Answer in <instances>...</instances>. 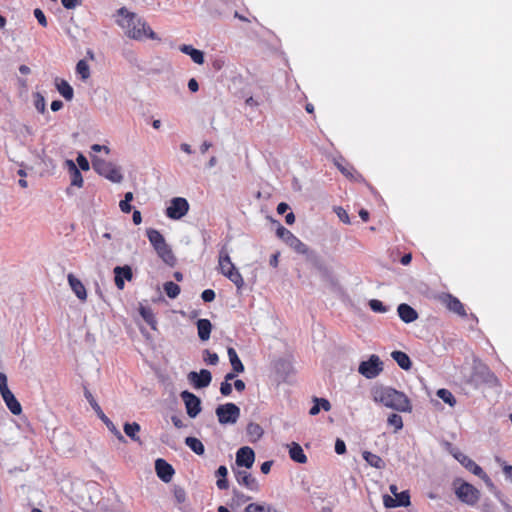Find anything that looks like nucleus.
I'll list each match as a JSON object with an SVG mask.
<instances>
[{
  "instance_id": "obj_18",
  "label": "nucleus",
  "mask_w": 512,
  "mask_h": 512,
  "mask_svg": "<svg viewBox=\"0 0 512 512\" xmlns=\"http://www.w3.org/2000/svg\"><path fill=\"white\" fill-rule=\"evenodd\" d=\"M397 312L400 319L405 323L414 322L418 318L417 311L406 303L400 304L397 308Z\"/></svg>"
},
{
  "instance_id": "obj_5",
  "label": "nucleus",
  "mask_w": 512,
  "mask_h": 512,
  "mask_svg": "<svg viewBox=\"0 0 512 512\" xmlns=\"http://www.w3.org/2000/svg\"><path fill=\"white\" fill-rule=\"evenodd\" d=\"M219 269L220 272L227 277L238 289L244 286V279L235 265L232 263L228 253L223 250L219 254Z\"/></svg>"
},
{
  "instance_id": "obj_23",
  "label": "nucleus",
  "mask_w": 512,
  "mask_h": 512,
  "mask_svg": "<svg viewBox=\"0 0 512 512\" xmlns=\"http://www.w3.org/2000/svg\"><path fill=\"white\" fill-rule=\"evenodd\" d=\"M289 447V456L290 458L299 464H305L307 462V456L305 455L302 447L296 443L292 442Z\"/></svg>"
},
{
  "instance_id": "obj_16",
  "label": "nucleus",
  "mask_w": 512,
  "mask_h": 512,
  "mask_svg": "<svg viewBox=\"0 0 512 512\" xmlns=\"http://www.w3.org/2000/svg\"><path fill=\"white\" fill-rule=\"evenodd\" d=\"M235 478L238 484L246 487L251 491H257L259 489L258 481L246 470H239L235 473Z\"/></svg>"
},
{
  "instance_id": "obj_58",
  "label": "nucleus",
  "mask_w": 512,
  "mask_h": 512,
  "mask_svg": "<svg viewBox=\"0 0 512 512\" xmlns=\"http://www.w3.org/2000/svg\"><path fill=\"white\" fill-rule=\"evenodd\" d=\"M174 495L178 503H183L186 499L185 491L183 489L175 490Z\"/></svg>"
},
{
  "instance_id": "obj_29",
  "label": "nucleus",
  "mask_w": 512,
  "mask_h": 512,
  "mask_svg": "<svg viewBox=\"0 0 512 512\" xmlns=\"http://www.w3.org/2000/svg\"><path fill=\"white\" fill-rule=\"evenodd\" d=\"M286 244L298 254L307 255L310 252L309 247L295 235Z\"/></svg>"
},
{
  "instance_id": "obj_15",
  "label": "nucleus",
  "mask_w": 512,
  "mask_h": 512,
  "mask_svg": "<svg viewBox=\"0 0 512 512\" xmlns=\"http://www.w3.org/2000/svg\"><path fill=\"white\" fill-rule=\"evenodd\" d=\"M155 470L157 476L165 483L170 482L175 473L172 465L161 458L155 461Z\"/></svg>"
},
{
  "instance_id": "obj_4",
  "label": "nucleus",
  "mask_w": 512,
  "mask_h": 512,
  "mask_svg": "<svg viewBox=\"0 0 512 512\" xmlns=\"http://www.w3.org/2000/svg\"><path fill=\"white\" fill-rule=\"evenodd\" d=\"M453 487L455 495L462 503L474 506L480 499V491L472 484L462 479H455Z\"/></svg>"
},
{
  "instance_id": "obj_42",
  "label": "nucleus",
  "mask_w": 512,
  "mask_h": 512,
  "mask_svg": "<svg viewBox=\"0 0 512 512\" xmlns=\"http://www.w3.org/2000/svg\"><path fill=\"white\" fill-rule=\"evenodd\" d=\"M276 234L285 243H287L294 236V234L290 230L286 229L284 226H279L276 230Z\"/></svg>"
},
{
  "instance_id": "obj_36",
  "label": "nucleus",
  "mask_w": 512,
  "mask_h": 512,
  "mask_svg": "<svg viewBox=\"0 0 512 512\" xmlns=\"http://www.w3.org/2000/svg\"><path fill=\"white\" fill-rule=\"evenodd\" d=\"M244 512H278L273 506L269 504L251 503L246 506Z\"/></svg>"
},
{
  "instance_id": "obj_7",
  "label": "nucleus",
  "mask_w": 512,
  "mask_h": 512,
  "mask_svg": "<svg viewBox=\"0 0 512 512\" xmlns=\"http://www.w3.org/2000/svg\"><path fill=\"white\" fill-rule=\"evenodd\" d=\"M389 490L394 497L390 495L383 496V504L386 508L407 507L410 505V494L408 490L398 492V488L395 484L390 485Z\"/></svg>"
},
{
  "instance_id": "obj_1",
  "label": "nucleus",
  "mask_w": 512,
  "mask_h": 512,
  "mask_svg": "<svg viewBox=\"0 0 512 512\" xmlns=\"http://www.w3.org/2000/svg\"><path fill=\"white\" fill-rule=\"evenodd\" d=\"M117 24L124 30L125 35L136 41L145 39L158 40L161 39L152 30L150 25L136 13L130 12L126 7L117 10Z\"/></svg>"
},
{
  "instance_id": "obj_27",
  "label": "nucleus",
  "mask_w": 512,
  "mask_h": 512,
  "mask_svg": "<svg viewBox=\"0 0 512 512\" xmlns=\"http://www.w3.org/2000/svg\"><path fill=\"white\" fill-rule=\"evenodd\" d=\"M227 354L229 357V361L232 366V370L236 373H241L244 371V365L241 362L240 358L238 357V354L236 350L233 347H228Z\"/></svg>"
},
{
  "instance_id": "obj_49",
  "label": "nucleus",
  "mask_w": 512,
  "mask_h": 512,
  "mask_svg": "<svg viewBox=\"0 0 512 512\" xmlns=\"http://www.w3.org/2000/svg\"><path fill=\"white\" fill-rule=\"evenodd\" d=\"M335 452L338 454V455H343L346 453V444L345 442L340 439V438H337L336 441H335Z\"/></svg>"
},
{
  "instance_id": "obj_51",
  "label": "nucleus",
  "mask_w": 512,
  "mask_h": 512,
  "mask_svg": "<svg viewBox=\"0 0 512 512\" xmlns=\"http://www.w3.org/2000/svg\"><path fill=\"white\" fill-rule=\"evenodd\" d=\"M76 160H77V163H78L79 167H80L82 170H84V171L89 170V162H88L87 158H86L84 155L79 154V155L77 156V159H76Z\"/></svg>"
},
{
  "instance_id": "obj_30",
  "label": "nucleus",
  "mask_w": 512,
  "mask_h": 512,
  "mask_svg": "<svg viewBox=\"0 0 512 512\" xmlns=\"http://www.w3.org/2000/svg\"><path fill=\"white\" fill-rule=\"evenodd\" d=\"M139 313L145 322L153 329H157V320L156 317L150 307L140 306Z\"/></svg>"
},
{
  "instance_id": "obj_31",
  "label": "nucleus",
  "mask_w": 512,
  "mask_h": 512,
  "mask_svg": "<svg viewBox=\"0 0 512 512\" xmlns=\"http://www.w3.org/2000/svg\"><path fill=\"white\" fill-rule=\"evenodd\" d=\"M313 401L314 405L309 410V414L311 416L318 414L320 412V409H323L324 411L328 412L331 408L330 402L325 398L315 397Z\"/></svg>"
},
{
  "instance_id": "obj_41",
  "label": "nucleus",
  "mask_w": 512,
  "mask_h": 512,
  "mask_svg": "<svg viewBox=\"0 0 512 512\" xmlns=\"http://www.w3.org/2000/svg\"><path fill=\"white\" fill-rule=\"evenodd\" d=\"M203 360L209 365H217L219 362V357L216 353L206 349L203 352Z\"/></svg>"
},
{
  "instance_id": "obj_47",
  "label": "nucleus",
  "mask_w": 512,
  "mask_h": 512,
  "mask_svg": "<svg viewBox=\"0 0 512 512\" xmlns=\"http://www.w3.org/2000/svg\"><path fill=\"white\" fill-rule=\"evenodd\" d=\"M34 16L37 19L38 23L42 27H47L48 22H47L45 14L43 13V11L41 9H39V8L35 9L34 10Z\"/></svg>"
},
{
  "instance_id": "obj_46",
  "label": "nucleus",
  "mask_w": 512,
  "mask_h": 512,
  "mask_svg": "<svg viewBox=\"0 0 512 512\" xmlns=\"http://www.w3.org/2000/svg\"><path fill=\"white\" fill-rule=\"evenodd\" d=\"M370 308L374 312L385 313L387 311L386 307L380 300L373 299L369 302Z\"/></svg>"
},
{
  "instance_id": "obj_45",
  "label": "nucleus",
  "mask_w": 512,
  "mask_h": 512,
  "mask_svg": "<svg viewBox=\"0 0 512 512\" xmlns=\"http://www.w3.org/2000/svg\"><path fill=\"white\" fill-rule=\"evenodd\" d=\"M34 105L38 112L44 113L46 111V102L40 93L35 95Z\"/></svg>"
},
{
  "instance_id": "obj_63",
  "label": "nucleus",
  "mask_w": 512,
  "mask_h": 512,
  "mask_svg": "<svg viewBox=\"0 0 512 512\" xmlns=\"http://www.w3.org/2000/svg\"><path fill=\"white\" fill-rule=\"evenodd\" d=\"M188 88L191 92H197L198 89H199V85H198V82L196 81V79L194 78H191L189 81H188Z\"/></svg>"
},
{
  "instance_id": "obj_9",
  "label": "nucleus",
  "mask_w": 512,
  "mask_h": 512,
  "mask_svg": "<svg viewBox=\"0 0 512 512\" xmlns=\"http://www.w3.org/2000/svg\"><path fill=\"white\" fill-rule=\"evenodd\" d=\"M453 456L467 470H469L474 475H476V476L480 477L481 479H483L488 486H493V483H492L491 479L489 478V476L471 458H469L467 455H465L464 453H462V452H460L458 450L453 452Z\"/></svg>"
},
{
  "instance_id": "obj_32",
  "label": "nucleus",
  "mask_w": 512,
  "mask_h": 512,
  "mask_svg": "<svg viewBox=\"0 0 512 512\" xmlns=\"http://www.w3.org/2000/svg\"><path fill=\"white\" fill-rule=\"evenodd\" d=\"M69 165L70 170V176H71V185L76 187H82L83 186V177L81 172L78 170L76 165L73 163V161L68 160L67 161Z\"/></svg>"
},
{
  "instance_id": "obj_44",
  "label": "nucleus",
  "mask_w": 512,
  "mask_h": 512,
  "mask_svg": "<svg viewBox=\"0 0 512 512\" xmlns=\"http://www.w3.org/2000/svg\"><path fill=\"white\" fill-rule=\"evenodd\" d=\"M85 396H86L87 400L89 401V403L91 404V406L93 407L97 416H105V414L101 410L100 406L98 405V403L95 401L94 397L88 390L85 391Z\"/></svg>"
},
{
  "instance_id": "obj_64",
  "label": "nucleus",
  "mask_w": 512,
  "mask_h": 512,
  "mask_svg": "<svg viewBox=\"0 0 512 512\" xmlns=\"http://www.w3.org/2000/svg\"><path fill=\"white\" fill-rule=\"evenodd\" d=\"M132 220L135 225H139L142 222V216L139 210H134Z\"/></svg>"
},
{
  "instance_id": "obj_62",
  "label": "nucleus",
  "mask_w": 512,
  "mask_h": 512,
  "mask_svg": "<svg viewBox=\"0 0 512 512\" xmlns=\"http://www.w3.org/2000/svg\"><path fill=\"white\" fill-rule=\"evenodd\" d=\"M216 485H217L218 489H220V490H226L229 487L228 481L226 478H219L216 482Z\"/></svg>"
},
{
  "instance_id": "obj_10",
  "label": "nucleus",
  "mask_w": 512,
  "mask_h": 512,
  "mask_svg": "<svg viewBox=\"0 0 512 512\" xmlns=\"http://www.w3.org/2000/svg\"><path fill=\"white\" fill-rule=\"evenodd\" d=\"M189 203L185 198L176 197L171 200V204L166 209V215L170 219L178 220L187 214Z\"/></svg>"
},
{
  "instance_id": "obj_17",
  "label": "nucleus",
  "mask_w": 512,
  "mask_h": 512,
  "mask_svg": "<svg viewBox=\"0 0 512 512\" xmlns=\"http://www.w3.org/2000/svg\"><path fill=\"white\" fill-rule=\"evenodd\" d=\"M114 275L115 285L119 290L125 286L124 279L130 281L133 277L132 269L128 265L115 267Z\"/></svg>"
},
{
  "instance_id": "obj_59",
  "label": "nucleus",
  "mask_w": 512,
  "mask_h": 512,
  "mask_svg": "<svg viewBox=\"0 0 512 512\" xmlns=\"http://www.w3.org/2000/svg\"><path fill=\"white\" fill-rule=\"evenodd\" d=\"M273 465V461H265L262 463L260 469L263 474H268L271 470V467Z\"/></svg>"
},
{
  "instance_id": "obj_56",
  "label": "nucleus",
  "mask_w": 512,
  "mask_h": 512,
  "mask_svg": "<svg viewBox=\"0 0 512 512\" xmlns=\"http://www.w3.org/2000/svg\"><path fill=\"white\" fill-rule=\"evenodd\" d=\"M279 257H280V252L279 251H276L275 253H273L269 259V264L271 267L273 268H277L278 267V264H279Z\"/></svg>"
},
{
  "instance_id": "obj_6",
  "label": "nucleus",
  "mask_w": 512,
  "mask_h": 512,
  "mask_svg": "<svg viewBox=\"0 0 512 512\" xmlns=\"http://www.w3.org/2000/svg\"><path fill=\"white\" fill-rule=\"evenodd\" d=\"M92 166L93 169L101 176L109 179L114 183H119L123 179V175L119 168H117L113 163L107 162L98 157L92 158Z\"/></svg>"
},
{
  "instance_id": "obj_54",
  "label": "nucleus",
  "mask_w": 512,
  "mask_h": 512,
  "mask_svg": "<svg viewBox=\"0 0 512 512\" xmlns=\"http://www.w3.org/2000/svg\"><path fill=\"white\" fill-rule=\"evenodd\" d=\"M220 392L224 396H228L232 392V385L229 382H222L220 386Z\"/></svg>"
},
{
  "instance_id": "obj_38",
  "label": "nucleus",
  "mask_w": 512,
  "mask_h": 512,
  "mask_svg": "<svg viewBox=\"0 0 512 512\" xmlns=\"http://www.w3.org/2000/svg\"><path fill=\"white\" fill-rule=\"evenodd\" d=\"M164 291L169 298L174 299L180 294L181 290L178 284L168 281L164 284Z\"/></svg>"
},
{
  "instance_id": "obj_50",
  "label": "nucleus",
  "mask_w": 512,
  "mask_h": 512,
  "mask_svg": "<svg viewBox=\"0 0 512 512\" xmlns=\"http://www.w3.org/2000/svg\"><path fill=\"white\" fill-rule=\"evenodd\" d=\"M216 297V294L214 290L212 289H206L202 292L201 298L204 302H212Z\"/></svg>"
},
{
  "instance_id": "obj_52",
  "label": "nucleus",
  "mask_w": 512,
  "mask_h": 512,
  "mask_svg": "<svg viewBox=\"0 0 512 512\" xmlns=\"http://www.w3.org/2000/svg\"><path fill=\"white\" fill-rule=\"evenodd\" d=\"M10 390L7 383V376L0 372V394Z\"/></svg>"
},
{
  "instance_id": "obj_40",
  "label": "nucleus",
  "mask_w": 512,
  "mask_h": 512,
  "mask_svg": "<svg viewBox=\"0 0 512 512\" xmlns=\"http://www.w3.org/2000/svg\"><path fill=\"white\" fill-rule=\"evenodd\" d=\"M123 429H124V432H125V434L127 436H129L131 439L135 440L136 439V434L140 430V426L136 422L124 423L123 424Z\"/></svg>"
},
{
  "instance_id": "obj_35",
  "label": "nucleus",
  "mask_w": 512,
  "mask_h": 512,
  "mask_svg": "<svg viewBox=\"0 0 512 512\" xmlns=\"http://www.w3.org/2000/svg\"><path fill=\"white\" fill-rule=\"evenodd\" d=\"M338 169L347 177L355 181H359L362 179V175L358 173L355 168L351 165H341L340 163H337Z\"/></svg>"
},
{
  "instance_id": "obj_37",
  "label": "nucleus",
  "mask_w": 512,
  "mask_h": 512,
  "mask_svg": "<svg viewBox=\"0 0 512 512\" xmlns=\"http://www.w3.org/2000/svg\"><path fill=\"white\" fill-rule=\"evenodd\" d=\"M436 395L449 406L453 407L456 404V398L451 391L445 388H441L436 392Z\"/></svg>"
},
{
  "instance_id": "obj_39",
  "label": "nucleus",
  "mask_w": 512,
  "mask_h": 512,
  "mask_svg": "<svg viewBox=\"0 0 512 512\" xmlns=\"http://www.w3.org/2000/svg\"><path fill=\"white\" fill-rule=\"evenodd\" d=\"M76 72L82 80H87L90 77V68L85 60L78 61L76 65Z\"/></svg>"
},
{
  "instance_id": "obj_48",
  "label": "nucleus",
  "mask_w": 512,
  "mask_h": 512,
  "mask_svg": "<svg viewBox=\"0 0 512 512\" xmlns=\"http://www.w3.org/2000/svg\"><path fill=\"white\" fill-rule=\"evenodd\" d=\"M387 423L390 427H393L394 432H397L403 427L402 418H387Z\"/></svg>"
},
{
  "instance_id": "obj_53",
  "label": "nucleus",
  "mask_w": 512,
  "mask_h": 512,
  "mask_svg": "<svg viewBox=\"0 0 512 512\" xmlns=\"http://www.w3.org/2000/svg\"><path fill=\"white\" fill-rule=\"evenodd\" d=\"M61 3L66 9H74L81 4V0H61Z\"/></svg>"
},
{
  "instance_id": "obj_34",
  "label": "nucleus",
  "mask_w": 512,
  "mask_h": 512,
  "mask_svg": "<svg viewBox=\"0 0 512 512\" xmlns=\"http://www.w3.org/2000/svg\"><path fill=\"white\" fill-rule=\"evenodd\" d=\"M185 444L197 455H203L205 452L203 443L195 437H186Z\"/></svg>"
},
{
  "instance_id": "obj_19",
  "label": "nucleus",
  "mask_w": 512,
  "mask_h": 512,
  "mask_svg": "<svg viewBox=\"0 0 512 512\" xmlns=\"http://www.w3.org/2000/svg\"><path fill=\"white\" fill-rule=\"evenodd\" d=\"M67 279H68V283H69L72 291L75 293V295L81 301H85L87 299V292H86V288L83 285V283L78 278H76L72 273L68 274Z\"/></svg>"
},
{
  "instance_id": "obj_28",
  "label": "nucleus",
  "mask_w": 512,
  "mask_h": 512,
  "mask_svg": "<svg viewBox=\"0 0 512 512\" xmlns=\"http://www.w3.org/2000/svg\"><path fill=\"white\" fill-rule=\"evenodd\" d=\"M392 358L396 361L398 366L404 370H409L412 366V362L409 356L402 351H393L391 353Z\"/></svg>"
},
{
  "instance_id": "obj_11",
  "label": "nucleus",
  "mask_w": 512,
  "mask_h": 512,
  "mask_svg": "<svg viewBox=\"0 0 512 512\" xmlns=\"http://www.w3.org/2000/svg\"><path fill=\"white\" fill-rule=\"evenodd\" d=\"M188 380L197 389L205 388L211 383L212 375L209 370L201 369L200 372H190Z\"/></svg>"
},
{
  "instance_id": "obj_21",
  "label": "nucleus",
  "mask_w": 512,
  "mask_h": 512,
  "mask_svg": "<svg viewBox=\"0 0 512 512\" xmlns=\"http://www.w3.org/2000/svg\"><path fill=\"white\" fill-rule=\"evenodd\" d=\"M179 49L182 53L189 55L194 63L199 65L204 63V53L201 50L187 44L181 45Z\"/></svg>"
},
{
  "instance_id": "obj_55",
  "label": "nucleus",
  "mask_w": 512,
  "mask_h": 512,
  "mask_svg": "<svg viewBox=\"0 0 512 512\" xmlns=\"http://www.w3.org/2000/svg\"><path fill=\"white\" fill-rule=\"evenodd\" d=\"M502 471H503V474L505 475L506 479H508L512 483V465L503 463Z\"/></svg>"
},
{
  "instance_id": "obj_3",
  "label": "nucleus",
  "mask_w": 512,
  "mask_h": 512,
  "mask_svg": "<svg viewBox=\"0 0 512 512\" xmlns=\"http://www.w3.org/2000/svg\"><path fill=\"white\" fill-rule=\"evenodd\" d=\"M148 240L155 249L157 255L169 266H174L176 258L166 243L164 236L156 229L150 228L146 232Z\"/></svg>"
},
{
  "instance_id": "obj_22",
  "label": "nucleus",
  "mask_w": 512,
  "mask_h": 512,
  "mask_svg": "<svg viewBox=\"0 0 512 512\" xmlns=\"http://www.w3.org/2000/svg\"><path fill=\"white\" fill-rule=\"evenodd\" d=\"M263 433H264V429L261 425L254 423V422L248 423V425L246 427V435L248 437L249 442H251V443L257 442L258 440L261 439V437L263 436Z\"/></svg>"
},
{
  "instance_id": "obj_26",
  "label": "nucleus",
  "mask_w": 512,
  "mask_h": 512,
  "mask_svg": "<svg viewBox=\"0 0 512 512\" xmlns=\"http://www.w3.org/2000/svg\"><path fill=\"white\" fill-rule=\"evenodd\" d=\"M56 88L58 92L68 101L73 99L74 92L71 85L63 79H56Z\"/></svg>"
},
{
  "instance_id": "obj_25",
  "label": "nucleus",
  "mask_w": 512,
  "mask_h": 512,
  "mask_svg": "<svg viewBox=\"0 0 512 512\" xmlns=\"http://www.w3.org/2000/svg\"><path fill=\"white\" fill-rule=\"evenodd\" d=\"M240 409L234 403H226L216 408V416H239Z\"/></svg>"
},
{
  "instance_id": "obj_24",
  "label": "nucleus",
  "mask_w": 512,
  "mask_h": 512,
  "mask_svg": "<svg viewBox=\"0 0 512 512\" xmlns=\"http://www.w3.org/2000/svg\"><path fill=\"white\" fill-rule=\"evenodd\" d=\"M198 336L202 341H207L210 338L212 324L208 319H199L197 321Z\"/></svg>"
},
{
  "instance_id": "obj_2",
  "label": "nucleus",
  "mask_w": 512,
  "mask_h": 512,
  "mask_svg": "<svg viewBox=\"0 0 512 512\" xmlns=\"http://www.w3.org/2000/svg\"><path fill=\"white\" fill-rule=\"evenodd\" d=\"M375 402L401 413H410L412 404L408 396L395 388L378 385L371 391Z\"/></svg>"
},
{
  "instance_id": "obj_14",
  "label": "nucleus",
  "mask_w": 512,
  "mask_h": 512,
  "mask_svg": "<svg viewBox=\"0 0 512 512\" xmlns=\"http://www.w3.org/2000/svg\"><path fill=\"white\" fill-rule=\"evenodd\" d=\"M254 461L255 453L250 447L244 446L238 449L236 453V464L238 466L249 469L253 466Z\"/></svg>"
},
{
  "instance_id": "obj_13",
  "label": "nucleus",
  "mask_w": 512,
  "mask_h": 512,
  "mask_svg": "<svg viewBox=\"0 0 512 512\" xmlns=\"http://www.w3.org/2000/svg\"><path fill=\"white\" fill-rule=\"evenodd\" d=\"M440 300L449 311L461 317H465L467 315L464 305L452 294H444L440 297Z\"/></svg>"
},
{
  "instance_id": "obj_60",
  "label": "nucleus",
  "mask_w": 512,
  "mask_h": 512,
  "mask_svg": "<svg viewBox=\"0 0 512 512\" xmlns=\"http://www.w3.org/2000/svg\"><path fill=\"white\" fill-rule=\"evenodd\" d=\"M119 207H120L121 211L124 212V213H129L131 211V209H132V207L130 205V202H127V201H124V200L120 201Z\"/></svg>"
},
{
  "instance_id": "obj_12",
  "label": "nucleus",
  "mask_w": 512,
  "mask_h": 512,
  "mask_svg": "<svg viewBox=\"0 0 512 512\" xmlns=\"http://www.w3.org/2000/svg\"><path fill=\"white\" fill-rule=\"evenodd\" d=\"M180 396L185 404L188 416H197L201 411L200 399L189 391H183Z\"/></svg>"
},
{
  "instance_id": "obj_61",
  "label": "nucleus",
  "mask_w": 512,
  "mask_h": 512,
  "mask_svg": "<svg viewBox=\"0 0 512 512\" xmlns=\"http://www.w3.org/2000/svg\"><path fill=\"white\" fill-rule=\"evenodd\" d=\"M228 474V470H227V467L224 466V465H221L218 467L217 471H216V476L219 477V478H226Z\"/></svg>"
},
{
  "instance_id": "obj_33",
  "label": "nucleus",
  "mask_w": 512,
  "mask_h": 512,
  "mask_svg": "<svg viewBox=\"0 0 512 512\" xmlns=\"http://www.w3.org/2000/svg\"><path fill=\"white\" fill-rule=\"evenodd\" d=\"M362 456L365 459V461L372 467H375L377 469H382L385 467V463L382 460V458L376 454H373L369 451H364Z\"/></svg>"
},
{
  "instance_id": "obj_20",
  "label": "nucleus",
  "mask_w": 512,
  "mask_h": 512,
  "mask_svg": "<svg viewBox=\"0 0 512 512\" xmlns=\"http://www.w3.org/2000/svg\"><path fill=\"white\" fill-rule=\"evenodd\" d=\"M1 396H2L6 406L8 407V409L10 410V412L12 414L19 415L21 413V411H22L21 404L16 399V397L14 396V394L12 393L11 390L3 392L1 394Z\"/></svg>"
},
{
  "instance_id": "obj_43",
  "label": "nucleus",
  "mask_w": 512,
  "mask_h": 512,
  "mask_svg": "<svg viewBox=\"0 0 512 512\" xmlns=\"http://www.w3.org/2000/svg\"><path fill=\"white\" fill-rule=\"evenodd\" d=\"M107 426V428L119 439L124 440L123 435L120 430L116 427L113 421L110 418H102Z\"/></svg>"
},
{
  "instance_id": "obj_8",
  "label": "nucleus",
  "mask_w": 512,
  "mask_h": 512,
  "mask_svg": "<svg viewBox=\"0 0 512 512\" xmlns=\"http://www.w3.org/2000/svg\"><path fill=\"white\" fill-rule=\"evenodd\" d=\"M383 371V362L379 356L371 355L368 360L362 361L358 367V372L367 379L377 377Z\"/></svg>"
},
{
  "instance_id": "obj_57",
  "label": "nucleus",
  "mask_w": 512,
  "mask_h": 512,
  "mask_svg": "<svg viewBox=\"0 0 512 512\" xmlns=\"http://www.w3.org/2000/svg\"><path fill=\"white\" fill-rule=\"evenodd\" d=\"M91 150H92L93 152H97V153H98V152H101V151H104L106 154H109V152H110V149H109V147H108V146H105V145H99V144H93V145L91 146Z\"/></svg>"
}]
</instances>
